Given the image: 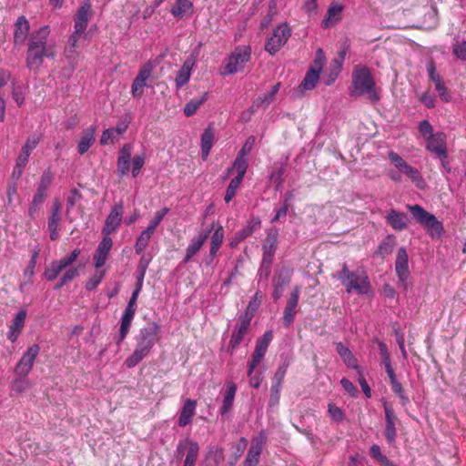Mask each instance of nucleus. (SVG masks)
<instances>
[{"label":"nucleus","mask_w":466,"mask_h":466,"mask_svg":"<svg viewBox=\"0 0 466 466\" xmlns=\"http://www.w3.org/2000/svg\"><path fill=\"white\" fill-rule=\"evenodd\" d=\"M15 378L11 382V389L17 394L25 392L31 388V381L28 375L15 374Z\"/></svg>","instance_id":"nucleus-42"},{"label":"nucleus","mask_w":466,"mask_h":466,"mask_svg":"<svg viewBox=\"0 0 466 466\" xmlns=\"http://www.w3.org/2000/svg\"><path fill=\"white\" fill-rule=\"evenodd\" d=\"M452 52L457 58L466 61V41H462L461 44L453 46Z\"/></svg>","instance_id":"nucleus-64"},{"label":"nucleus","mask_w":466,"mask_h":466,"mask_svg":"<svg viewBox=\"0 0 466 466\" xmlns=\"http://www.w3.org/2000/svg\"><path fill=\"white\" fill-rule=\"evenodd\" d=\"M81 35H76L75 32L69 36L67 45L65 47V56L70 63L76 60L78 53L76 51L77 42Z\"/></svg>","instance_id":"nucleus-44"},{"label":"nucleus","mask_w":466,"mask_h":466,"mask_svg":"<svg viewBox=\"0 0 466 466\" xmlns=\"http://www.w3.org/2000/svg\"><path fill=\"white\" fill-rule=\"evenodd\" d=\"M208 100V93L205 92L200 97L193 98L187 102L184 107V115L186 116H191L196 114L201 105Z\"/></svg>","instance_id":"nucleus-48"},{"label":"nucleus","mask_w":466,"mask_h":466,"mask_svg":"<svg viewBox=\"0 0 466 466\" xmlns=\"http://www.w3.org/2000/svg\"><path fill=\"white\" fill-rule=\"evenodd\" d=\"M53 179H54L53 172L51 171L50 168H46L41 176V179L38 184L36 192L34 195L33 206L39 207L40 205H42L44 203V201L47 196V194H46L47 189L51 186Z\"/></svg>","instance_id":"nucleus-19"},{"label":"nucleus","mask_w":466,"mask_h":466,"mask_svg":"<svg viewBox=\"0 0 466 466\" xmlns=\"http://www.w3.org/2000/svg\"><path fill=\"white\" fill-rule=\"evenodd\" d=\"M344 286L348 293L354 290L359 295H366L370 289L369 278L363 270L352 271L351 278Z\"/></svg>","instance_id":"nucleus-13"},{"label":"nucleus","mask_w":466,"mask_h":466,"mask_svg":"<svg viewBox=\"0 0 466 466\" xmlns=\"http://www.w3.org/2000/svg\"><path fill=\"white\" fill-rule=\"evenodd\" d=\"M131 153L132 147L129 144H125L118 152L117 173L120 177H124L129 172Z\"/></svg>","instance_id":"nucleus-27"},{"label":"nucleus","mask_w":466,"mask_h":466,"mask_svg":"<svg viewBox=\"0 0 466 466\" xmlns=\"http://www.w3.org/2000/svg\"><path fill=\"white\" fill-rule=\"evenodd\" d=\"M96 126H90L82 135L80 141L77 145V152L80 155H84L90 148L92 144L96 140Z\"/></svg>","instance_id":"nucleus-34"},{"label":"nucleus","mask_w":466,"mask_h":466,"mask_svg":"<svg viewBox=\"0 0 466 466\" xmlns=\"http://www.w3.org/2000/svg\"><path fill=\"white\" fill-rule=\"evenodd\" d=\"M186 443H187V449L183 466H195L198 457L199 445L189 438H186Z\"/></svg>","instance_id":"nucleus-39"},{"label":"nucleus","mask_w":466,"mask_h":466,"mask_svg":"<svg viewBox=\"0 0 466 466\" xmlns=\"http://www.w3.org/2000/svg\"><path fill=\"white\" fill-rule=\"evenodd\" d=\"M194 12V5L190 0H176L170 9L171 15L177 19L189 16Z\"/></svg>","instance_id":"nucleus-32"},{"label":"nucleus","mask_w":466,"mask_h":466,"mask_svg":"<svg viewBox=\"0 0 466 466\" xmlns=\"http://www.w3.org/2000/svg\"><path fill=\"white\" fill-rule=\"evenodd\" d=\"M418 129L420 134L425 140L435 134L433 133L432 125L427 119H424L419 123Z\"/></svg>","instance_id":"nucleus-59"},{"label":"nucleus","mask_w":466,"mask_h":466,"mask_svg":"<svg viewBox=\"0 0 466 466\" xmlns=\"http://www.w3.org/2000/svg\"><path fill=\"white\" fill-rule=\"evenodd\" d=\"M388 157L400 173L404 174L417 187L424 188L425 180L418 168L409 165L398 153L392 150L389 152Z\"/></svg>","instance_id":"nucleus-6"},{"label":"nucleus","mask_w":466,"mask_h":466,"mask_svg":"<svg viewBox=\"0 0 466 466\" xmlns=\"http://www.w3.org/2000/svg\"><path fill=\"white\" fill-rule=\"evenodd\" d=\"M281 389H282L281 385L273 384V383L271 384L270 398H269V405L271 407L277 406L279 403Z\"/></svg>","instance_id":"nucleus-61"},{"label":"nucleus","mask_w":466,"mask_h":466,"mask_svg":"<svg viewBox=\"0 0 466 466\" xmlns=\"http://www.w3.org/2000/svg\"><path fill=\"white\" fill-rule=\"evenodd\" d=\"M82 198V193L77 188H72L66 200V212L69 213L74 206Z\"/></svg>","instance_id":"nucleus-56"},{"label":"nucleus","mask_w":466,"mask_h":466,"mask_svg":"<svg viewBox=\"0 0 466 466\" xmlns=\"http://www.w3.org/2000/svg\"><path fill=\"white\" fill-rule=\"evenodd\" d=\"M336 350L339 357L349 368L354 369L356 370L360 369L358 365V360L355 356L342 342L336 343Z\"/></svg>","instance_id":"nucleus-35"},{"label":"nucleus","mask_w":466,"mask_h":466,"mask_svg":"<svg viewBox=\"0 0 466 466\" xmlns=\"http://www.w3.org/2000/svg\"><path fill=\"white\" fill-rule=\"evenodd\" d=\"M291 35L290 28L288 24H281L277 26L272 35L265 43V50L270 55H275L287 43Z\"/></svg>","instance_id":"nucleus-8"},{"label":"nucleus","mask_w":466,"mask_h":466,"mask_svg":"<svg viewBox=\"0 0 466 466\" xmlns=\"http://www.w3.org/2000/svg\"><path fill=\"white\" fill-rule=\"evenodd\" d=\"M40 141L39 136L34 134L30 136L25 145L22 147L21 153L17 157V166L21 167H25L26 163L28 162V157L31 152L36 147Z\"/></svg>","instance_id":"nucleus-31"},{"label":"nucleus","mask_w":466,"mask_h":466,"mask_svg":"<svg viewBox=\"0 0 466 466\" xmlns=\"http://www.w3.org/2000/svg\"><path fill=\"white\" fill-rule=\"evenodd\" d=\"M386 220L388 224L396 231H402L409 226V218L404 212L390 209L387 216Z\"/></svg>","instance_id":"nucleus-26"},{"label":"nucleus","mask_w":466,"mask_h":466,"mask_svg":"<svg viewBox=\"0 0 466 466\" xmlns=\"http://www.w3.org/2000/svg\"><path fill=\"white\" fill-rule=\"evenodd\" d=\"M279 232L277 229H271L268 232L262 245V259L272 261L278 247Z\"/></svg>","instance_id":"nucleus-24"},{"label":"nucleus","mask_w":466,"mask_h":466,"mask_svg":"<svg viewBox=\"0 0 466 466\" xmlns=\"http://www.w3.org/2000/svg\"><path fill=\"white\" fill-rule=\"evenodd\" d=\"M353 90L351 96H363L369 94L372 101H378L379 96L375 92V82L367 66H357L352 74Z\"/></svg>","instance_id":"nucleus-4"},{"label":"nucleus","mask_w":466,"mask_h":466,"mask_svg":"<svg viewBox=\"0 0 466 466\" xmlns=\"http://www.w3.org/2000/svg\"><path fill=\"white\" fill-rule=\"evenodd\" d=\"M193 66H194V62H192L190 60H187L184 62L181 68L177 71V76L175 79L176 87L177 89L181 88L183 86H185L189 81Z\"/></svg>","instance_id":"nucleus-37"},{"label":"nucleus","mask_w":466,"mask_h":466,"mask_svg":"<svg viewBox=\"0 0 466 466\" xmlns=\"http://www.w3.org/2000/svg\"><path fill=\"white\" fill-rule=\"evenodd\" d=\"M154 66L147 61L139 68L138 73L131 85V94L135 98H140L144 95V88L147 86V80L150 78Z\"/></svg>","instance_id":"nucleus-11"},{"label":"nucleus","mask_w":466,"mask_h":466,"mask_svg":"<svg viewBox=\"0 0 466 466\" xmlns=\"http://www.w3.org/2000/svg\"><path fill=\"white\" fill-rule=\"evenodd\" d=\"M241 183H242V180L239 178H237V177H233L230 180V182L227 187L225 197H224V200L226 203H229L233 199V198L235 197L237 190L240 187Z\"/></svg>","instance_id":"nucleus-53"},{"label":"nucleus","mask_w":466,"mask_h":466,"mask_svg":"<svg viewBox=\"0 0 466 466\" xmlns=\"http://www.w3.org/2000/svg\"><path fill=\"white\" fill-rule=\"evenodd\" d=\"M251 320L247 315L238 316L228 346V351L231 354L243 342L245 336L248 333Z\"/></svg>","instance_id":"nucleus-7"},{"label":"nucleus","mask_w":466,"mask_h":466,"mask_svg":"<svg viewBox=\"0 0 466 466\" xmlns=\"http://www.w3.org/2000/svg\"><path fill=\"white\" fill-rule=\"evenodd\" d=\"M112 246V238L103 235V238L98 244L93 258L94 265L96 268H100L106 264Z\"/></svg>","instance_id":"nucleus-22"},{"label":"nucleus","mask_w":466,"mask_h":466,"mask_svg":"<svg viewBox=\"0 0 466 466\" xmlns=\"http://www.w3.org/2000/svg\"><path fill=\"white\" fill-rule=\"evenodd\" d=\"M299 292V288L298 286L294 287L284 309L283 322L286 327L291 325L298 312Z\"/></svg>","instance_id":"nucleus-20"},{"label":"nucleus","mask_w":466,"mask_h":466,"mask_svg":"<svg viewBox=\"0 0 466 466\" xmlns=\"http://www.w3.org/2000/svg\"><path fill=\"white\" fill-rule=\"evenodd\" d=\"M224 238V229L222 226L218 227V228L215 229L213 235L211 236V241H210V249H209V256L211 257V259L215 258L217 255V252L218 251Z\"/></svg>","instance_id":"nucleus-46"},{"label":"nucleus","mask_w":466,"mask_h":466,"mask_svg":"<svg viewBox=\"0 0 466 466\" xmlns=\"http://www.w3.org/2000/svg\"><path fill=\"white\" fill-rule=\"evenodd\" d=\"M260 302H261V296L259 295L258 292H257L254 295V297L250 299V301L248 302V305L247 309H245V311L243 313H241L240 315H247L248 317V319H252L255 316L256 311L258 309V306L260 305Z\"/></svg>","instance_id":"nucleus-51"},{"label":"nucleus","mask_w":466,"mask_h":466,"mask_svg":"<svg viewBox=\"0 0 466 466\" xmlns=\"http://www.w3.org/2000/svg\"><path fill=\"white\" fill-rule=\"evenodd\" d=\"M370 454L373 457L380 465H383L385 462L389 461L388 457L383 455L380 451V448L377 444H373L370 448Z\"/></svg>","instance_id":"nucleus-63"},{"label":"nucleus","mask_w":466,"mask_h":466,"mask_svg":"<svg viewBox=\"0 0 466 466\" xmlns=\"http://www.w3.org/2000/svg\"><path fill=\"white\" fill-rule=\"evenodd\" d=\"M26 316H27V312L25 309H21L19 310L13 321H12V324L10 325L9 329H13V330H16L18 332H22L23 329H24V326H25V319H26Z\"/></svg>","instance_id":"nucleus-52"},{"label":"nucleus","mask_w":466,"mask_h":466,"mask_svg":"<svg viewBox=\"0 0 466 466\" xmlns=\"http://www.w3.org/2000/svg\"><path fill=\"white\" fill-rule=\"evenodd\" d=\"M197 401L195 400L187 399L179 411L177 424L180 427H186L190 424L196 413Z\"/></svg>","instance_id":"nucleus-30"},{"label":"nucleus","mask_w":466,"mask_h":466,"mask_svg":"<svg viewBox=\"0 0 466 466\" xmlns=\"http://www.w3.org/2000/svg\"><path fill=\"white\" fill-rule=\"evenodd\" d=\"M260 226H261V220L259 218H258V217L250 218L248 220L247 225L242 229L236 232L234 239L231 242V245L233 246L235 244H238V243L243 241L245 238L249 237L254 231L260 228Z\"/></svg>","instance_id":"nucleus-28"},{"label":"nucleus","mask_w":466,"mask_h":466,"mask_svg":"<svg viewBox=\"0 0 466 466\" xmlns=\"http://www.w3.org/2000/svg\"><path fill=\"white\" fill-rule=\"evenodd\" d=\"M286 172V166L284 164H276L269 175V182L274 185L276 191H279L283 184V175Z\"/></svg>","instance_id":"nucleus-41"},{"label":"nucleus","mask_w":466,"mask_h":466,"mask_svg":"<svg viewBox=\"0 0 466 466\" xmlns=\"http://www.w3.org/2000/svg\"><path fill=\"white\" fill-rule=\"evenodd\" d=\"M81 250L79 248H75L70 254L65 256L64 258L58 259L63 266L67 269L71 268L70 266L76 260L78 256L80 255Z\"/></svg>","instance_id":"nucleus-62"},{"label":"nucleus","mask_w":466,"mask_h":466,"mask_svg":"<svg viewBox=\"0 0 466 466\" xmlns=\"http://www.w3.org/2000/svg\"><path fill=\"white\" fill-rule=\"evenodd\" d=\"M425 147L440 160L448 158L447 137L443 132H436L433 136L428 137Z\"/></svg>","instance_id":"nucleus-12"},{"label":"nucleus","mask_w":466,"mask_h":466,"mask_svg":"<svg viewBox=\"0 0 466 466\" xmlns=\"http://www.w3.org/2000/svg\"><path fill=\"white\" fill-rule=\"evenodd\" d=\"M30 30V25L25 16H19L15 23L14 43L15 45H23Z\"/></svg>","instance_id":"nucleus-29"},{"label":"nucleus","mask_w":466,"mask_h":466,"mask_svg":"<svg viewBox=\"0 0 466 466\" xmlns=\"http://www.w3.org/2000/svg\"><path fill=\"white\" fill-rule=\"evenodd\" d=\"M214 143L213 129L208 127L201 135V155L203 160H207Z\"/></svg>","instance_id":"nucleus-40"},{"label":"nucleus","mask_w":466,"mask_h":466,"mask_svg":"<svg viewBox=\"0 0 466 466\" xmlns=\"http://www.w3.org/2000/svg\"><path fill=\"white\" fill-rule=\"evenodd\" d=\"M385 413V437L389 443H393L396 439V420L397 417L391 405L384 403Z\"/></svg>","instance_id":"nucleus-23"},{"label":"nucleus","mask_w":466,"mask_h":466,"mask_svg":"<svg viewBox=\"0 0 466 466\" xmlns=\"http://www.w3.org/2000/svg\"><path fill=\"white\" fill-rule=\"evenodd\" d=\"M328 411L335 422H341L345 420V413L344 411L338 406H336L333 403H329L328 405Z\"/></svg>","instance_id":"nucleus-55"},{"label":"nucleus","mask_w":466,"mask_h":466,"mask_svg":"<svg viewBox=\"0 0 466 466\" xmlns=\"http://www.w3.org/2000/svg\"><path fill=\"white\" fill-rule=\"evenodd\" d=\"M395 270L400 281L406 286V281L410 277L408 253L404 247L398 249L395 260Z\"/></svg>","instance_id":"nucleus-21"},{"label":"nucleus","mask_w":466,"mask_h":466,"mask_svg":"<svg viewBox=\"0 0 466 466\" xmlns=\"http://www.w3.org/2000/svg\"><path fill=\"white\" fill-rule=\"evenodd\" d=\"M319 75L320 74L315 71L314 69L309 68L302 82L299 86V88L301 91L312 90L316 86L319 79Z\"/></svg>","instance_id":"nucleus-45"},{"label":"nucleus","mask_w":466,"mask_h":466,"mask_svg":"<svg viewBox=\"0 0 466 466\" xmlns=\"http://www.w3.org/2000/svg\"><path fill=\"white\" fill-rule=\"evenodd\" d=\"M206 461L209 466H218L224 461V449L218 445H209L206 453Z\"/></svg>","instance_id":"nucleus-38"},{"label":"nucleus","mask_w":466,"mask_h":466,"mask_svg":"<svg viewBox=\"0 0 466 466\" xmlns=\"http://www.w3.org/2000/svg\"><path fill=\"white\" fill-rule=\"evenodd\" d=\"M79 276V268L77 267H71L67 268L65 273L60 277L57 283L54 287L56 290L60 289L67 283L71 282L76 277Z\"/></svg>","instance_id":"nucleus-49"},{"label":"nucleus","mask_w":466,"mask_h":466,"mask_svg":"<svg viewBox=\"0 0 466 466\" xmlns=\"http://www.w3.org/2000/svg\"><path fill=\"white\" fill-rule=\"evenodd\" d=\"M63 270H66L63 264L58 259L53 260L45 269L43 276L46 280L54 281Z\"/></svg>","instance_id":"nucleus-47"},{"label":"nucleus","mask_w":466,"mask_h":466,"mask_svg":"<svg viewBox=\"0 0 466 466\" xmlns=\"http://www.w3.org/2000/svg\"><path fill=\"white\" fill-rule=\"evenodd\" d=\"M342 12V6L340 5H330L328 9V16L322 21V25L325 28L329 27L334 23L338 22L340 18L337 17L336 15H339Z\"/></svg>","instance_id":"nucleus-50"},{"label":"nucleus","mask_w":466,"mask_h":466,"mask_svg":"<svg viewBox=\"0 0 466 466\" xmlns=\"http://www.w3.org/2000/svg\"><path fill=\"white\" fill-rule=\"evenodd\" d=\"M248 163L246 157H238L235 158L233 165L227 171V176H229L233 171H236L237 176L235 177L243 180V177L247 172Z\"/></svg>","instance_id":"nucleus-43"},{"label":"nucleus","mask_w":466,"mask_h":466,"mask_svg":"<svg viewBox=\"0 0 466 466\" xmlns=\"http://www.w3.org/2000/svg\"><path fill=\"white\" fill-rule=\"evenodd\" d=\"M427 72L429 78L434 83L441 100L444 103H449L451 100V95L446 87L442 77L437 73L435 63L432 60L427 64Z\"/></svg>","instance_id":"nucleus-17"},{"label":"nucleus","mask_w":466,"mask_h":466,"mask_svg":"<svg viewBox=\"0 0 466 466\" xmlns=\"http://www.w3.org/2000/svg\"><path fill=\"white\" fill-rule=\"evenodd\" d=\"M160 331V325L154 321L147 323L139 329L136 337V349L125 360V364L127 368H134L144 358L149 355L155 343L159 339Z\"/></svg>","instance_id":"nucleus-2"},{"label":"nucleus","mask_w":466,"mask_h":466,"mask_svg":"<svg viewBox=\"0 0 466 466\" xmlns=\"http://www.w3.org/2000/svg\"><path fill=\"white\" fill-rule=\"evenodd\" d=\"M150 238L151 237L148 236L147 233L146 234L143 231L141 232L135 244V250L137 254H140L147 248Z\"/></svg>","instance_id":"nucleus-60"},{"label":"nucleus","mask_w":466,"mask_h":466,"mask_svg":"<svg viewBox=\"0 0 466 466\" xmlns=\"http://www.w3.org/2000/svg\"><path fill=\"white\" fill-rule=\"evenodd\" d=\"M325 55L321 48H319L316 52L315 59L313 61V65L309 67V69H314L318 73L320 74L322 71V67L325 64Z\"/></svg>","instance_id":"nucleus-58"},{"label":"nucleus","mask_w":466,"mask_h":466,"mask_svg":"<svg viewBox=\"0 0 466 466\" xmlns=\"http://www.w3.org/2000/svg\"><path fill=\"white\" fill-rule=\"evenodd\" d=\"M272 339V330H268L263 334L261 338L257 339L255 350L251 357V360L248 362V376L249 377V385L254 389L259 388L262 382L261 374H253L254 370L260 363L261 360L264 358Z\"/></svg>","instance_id":"nucleus-3"},{"label":"nucleus","mask_w":466,"mask_h":466,"mask_svg":"<svg viewBox=\"0 0 466 466\" xmlns=\"http://www.w3.org/2000/svg\"><path fill=\"white\" fill-rule=\"evenodd\" d=\"M272 299L274 301L279 300L284 292L285 287L290 282V275L287 270L277 272L273 279Z\"/></svg>","instance_id":"nucleus-25"},{"label":"nucleus","mask_w":466,"mask_h":466,"mask_svg":"<svg viewBox=\"0 0 466 466\" xmlns=\"http://www.w3.org/2000/svg\"><path fill=\"white\" fill-rule=\"evenodd\" d=\"M39 352L40 347L38 344H33L32 346H30L15 365L14 373L28 375L33 369L34 363Z\"/></svg>","instance_id":"nucleus-14"},{"label":"nucleus","mask_w":466,"mask_h":466,"mask_svg":"<svg viewBox=\"0 0 466 466\" xmlns=\"http://www.w3.org/2000/svg\"><path fill=\"white\" fill-rule=\"evenodd\" d=\"M92 15L90 0H85L81 3L74 18V32L76 35H83L86 32Z\"/></svg>","instance_id":"nucleus-15"},{"label":"nucleus","mask_w":466,"mask_h":466,"mask_svg":"<svg viewBox=\"0 0 466 466\" xmlns=\"http://www.w3.org/2000/svg\"><path fill=\"white\" fill-rule=\"evenodd\" d=\"M139 293L137 291L132 292L131 298L129 299V301L124 310V313L121 317L120 321V329H119V338L116 341L117 344L121 343L127 335L129 332L132 320L134 319L136 310H137V300L138 298Z\"/></svg>","instance_id":"nucleus-10"},{"label":"nucleus","mask_w":466,"mask_h":466,"mask_svg":"<svg viewBox=\"0 0 466 466\" xmlns=\"http://www.w3.org/2000/svg\"><path fill=\"white\" fill-rule=\"evenodd\" d=\"M266 440L267 437L263 431L252 439L243 466H258Z\"/></svg>","instance_id":"nucleus-16"},{"label":"nucleus","mask_w":466,"mask_h":466,"mask_svg":"<svg viewBox=\"0 0 466 466\" xmlns=\"http://www.w3.org/2000/svg\"><path fill=\"white\" fill-rule=\"evenodd\" d=\"M210 230L206 233H201L198 237L194 238L190 244L187 246L186 250V256L184 258V262L187 263L193 256H195L202 248L203 244L207 240Z\"/></svg>","instance_id":"nucleus-33"},{"label":"nucleus","mask_w":466,"mask_h":466,"mask_svg":"<svg viewBox=\"0 0 466 466\" xmlns=\"http://www.w3.org/2000/svg\"><path fill=\"white\" fill-rule=\"evenodd\" d=\"M407 208L411 213L413 218L425 228L431 238H441L444 232L443 224L433 214L428 212L418 204L408 205Z\"/></svg>","instance_id":"nucleus-5"},{"label":"nucleus","mask_w":466,"mask_h":466,"mask_svg":"<svg viewBox=\"0 0 466 466\" xmlns=\"http://www.w3.org/2000/svg\"><path fill=\"white\" fill-rule=\"evenodd\" d=\"M226 387V393L224 395L222 406L220 408V413L222 415L227 414L232 409L237 392V385L234 382H228Z\"/></svg>","instance_id":"nucleus-36"},{"label":"nucleus","mask_w":466,"mask_h":466,"mask_svg":"<svg viewBox=\"0 0 466 466\" xmlns=\"http://www.w3.org/2000/svg\"><path fill=\"white\" fill-rule=\"evenodd\" d=\"M251 48L248 46H237L228 58L226 66L227 74L232 75L241 70L249 60Z\"/></svg>","instance_id":"nucleus-9"},{"label":"nucleus","mask_w":466,"mask_h":466,"mask_svg":"<svg viewBox=\"0 0 466 466\" xmlns=\"http://www.w3.org/2000/svg\"><path fill=\"white\" fill-rule=\"evenodd\" d=\"M123 215V204L120 202L116 204L106 218L105 225L102 228V234L109 237L115 233L120 225Z\"/></svg>","instance_id":"nucleus-18"},{"label":"nucleus","mask_w":466,"mask_h":466,"mask_svg":"<svg viewBox=\"0 0 466 466\" xmlns=\"http://www.w3.org/2000/svg\"><path fill=\"white\" fill-rule=\"evenodd\" d=\"M49 35L48 25L41 26L30 35L25 56V65L29 70L37 72L45 58L54 59L56 57V46L49 43Z\"/></svg>","instance_id":"nucleus-1"},{"label":"nucleus","mask_w":466,"mask_h":466,"mask_svg":"<svg viewBox=\"0 0 466 466\" xmlns=\"http://www.w3.org/2000/svg\"><path fill=\"white\" fill-rule=\"evenodd\" d=\"M289 368L288 362H283L276 370L274 377L272 379L273 384L281 385L283 384L284 378L286 376L287 370Z\"/></svg>","instance_id":"nucleus-57"},{"label":"nucleus","mask_w":466,"mask_h":466,"mask_svg":"<svg viewBox=\"0 0 466 466\" xmlns=\"http://www.w3.org/2000/svg\"><path fill=\"white\" fill-rule=\"evenodd\" d=\"M105 277V271H96L92 277L86 280L85 284V288L86 290H94L96 287L101 283L102 279Z\"/></svg>","instance_id":"nucleus-54"}]
</instances>
